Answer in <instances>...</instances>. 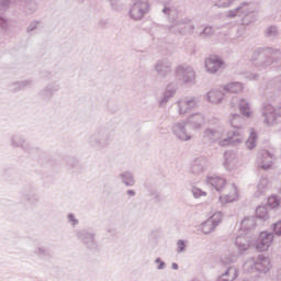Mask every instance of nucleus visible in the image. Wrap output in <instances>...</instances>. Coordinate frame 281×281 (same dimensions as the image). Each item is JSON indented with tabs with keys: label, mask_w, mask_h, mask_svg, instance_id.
<instances>
[{
	"label": "nucleus",
	"mask_w": 281,
	"mask_h": 281,
	"mask_svg": "<svg viewBox=\"0 0 281 281\" xmlns=\"http://www.w3.org/2000/svg\"><path fill=\"white\" fill-rule=\"evenodd\" d=\"M271 243H273V235L269 233H261L257 240V250L267 251V249L271 247Z\"/></svg>",
	"instance_id": "nucleus-1"
},
{
	"label": "nucleus",
	"mask_w": 281,
	"mask_h": 281,
	"mask_svg": "<svg viewBox=\"0 0 281 281\" xmlns=\"http://www.w3.org/2000/svg\"><path fill=\"white\" fill-rule=\"evenodd\" d=\"M223 67V60H221L216 56H212L206 60V69L210 71V74H216L218 69Z\"/></svg>",
	"instance_id": "nucleus-2"
},
{
	"label": "nucleus",
	"mask_w": 281,
	"mask_h": 281,
	"mask_svg": "<svg viewBox=\"0 0 281 281\" xmlns=\"http://www.w3.org/2000/svg\"><path fill=\"white\" fill-rule=\"evenodd\" d=\"M211 186H213L216 190H222V188L225 186V179L223 178H211L210 179Z\"/></svg>",
	"instance_id": "nucleus-3"
},
{
	"label": "nucleus",
	"mask_w": 281,
	"mask_h": 281,
	"mask_svg": "<svg viewBox=\"0 0 281 281\" xmlns=\"http://www.w3.org/2000/svg\"><path fill=\"white\" fill-rule=\"evenodd\" d=\"M228 91H231V93H240V91H243V85L231 83L228 85Z\"/></svg>",
	"instance_id": "nucleus-4"
},
{
	"label": "nucleus",
	"mask_w": 281,
	"mask_h": 281,
	"mask_svg": "<svg viewBox=\"0 0 281 281\" xmlns=\"http://www.w3.org/2000/svg\"><path fill=\"white\" fill-rule=\"evenodd\" d=\"M268 205L269 207L276 209L280 206V200L276 196H270L268 199Z\"/></svg>",
	"instance_id": "nucleus-5"
},
{
	"label": "nucleus",
	"mask_w": 281,
	"mask_h": 281,
	"mask_svg": "<svg viewBox=\"0 0 281 281\" xmlns=\"http://www.w3.org/2000/svg\"><path fill=\"white\" fill-rule=\"evenodd\" d=\"M240 111L243 115H246V117H249V115H251V112L249 111V105L245 101H241Z\"/></svg>",
	"instance_id": "nucleus-6"
},
{
	"label": "nucleus",
	"mask_w": 281,
	"mask_h": 281,
	"mask_svg": "<svg viewBox=\"0 0 281 281\" xmlns=\"http://www.w3.org/2000/svg\"><path fill=\"white\" fill-rule=\"evenodd\" d=\"M246 144L249 149L256 148V133L250 134V138L247 140Z\"/></svg>",
	"instance_id": "nucleus-7"
},
{
	"label": "nucleus",
	"mask_w": 281,
	"mask_h": 281,
	"mask_svg": "<svg viewBox=\"0 0 281 281\" xmlns=\"http://www.w3.org/2000/svg\"><path fill=\"white\" fill-rule=\"evenodd\" d=\"M274 232L278 236H281V221L274 225Z\"/></svg>",
	"instance_id": "nucleus-8"
},
{
	"label": "nucleus",
	"mask_w": 281,
	"mask_h": 281,
	"mask_svg": "<svg viewBox=\"0 0 281 281\" xmlns=\"http://www.w3.org/2000/svg\"><path fill=\"white\" fill-rule=\"evenodd\" d=\"M178 249L179 251H183V249H186V243H183V240L178 241Z\"/></svg>",
	"instance_id": "nucleus-9"
},
{
	"label": "nucleus",
	"mask_w": 281,
	"mask_h": 281,
	"mask_svg": "<svg viewBox=\"0 0 281 281\" xmlns=\"http://www.w3.org/2000/svg\"><path fill=\"white\" fill-rule=\"evenodd\" d=\"M261 212H267V210H265V207H258L257 209V215H258L259 218H262V215H260Z\"/></svg>",
	"instance_id": "nucleus-10"
},
{
	"label": "nucleus",
	"mask_w": 281,
	"mask_h": 281,
	"mask_svg": "<svg viewBox=\"0 0 281 281\" xmlns=\"http://www.w3.org/2000/svg\"><path fill=\"white\" fill-rule=\"evenodd\" d=\"M218 93H211L210 98H216Z\"/></svg>",
	"instance_id": "nucleus-11"
},
{
	"label": "nucleus",
	"mask_w": 281,
	"mask_h": 281,
	"mask_svg": "<svg viewBox=\"0 0 281 281\" xmlns=\"http://www.w3.org/2000/svg\"><path fill=\"white\" fill-rule=\"evenodd\" d=\"M172 268H173V269H178L179 267L177 266V263H173V265H172Z\"/></svg>",
	"instance_id": "nucleus-12"
},
{
	"label": "nucleus",
	"mask_w": 281,
	"mask_h": 281,
	"mask_svg": "<svg viewBox=\"0 0 281 281\" xmlns=\"http://www.w3.org/2000/svg\"><path fill=\"white\" fill-rule=\"evenodd\" d=\"M199 192V190H195L194 192H193V194H196Z\"/></svg>",
	"instance_id": "nucleus-13"
},
{
	"label": "nucleus",
	"mask_w": 281,
	"mask_h": 281,
	"mask_svg": "<svg viewBox=\"0 0 281 281\" xmlns=\"http://www.w3.org/2000/svg\"><path fill=\"white\" fill-rule=\"evenodd\" d=\"M267 168H269V166L268 167H263L265 170H267Z\"/></svg>",
	"instance_id": "nucleus-14"
}]
</instances>
